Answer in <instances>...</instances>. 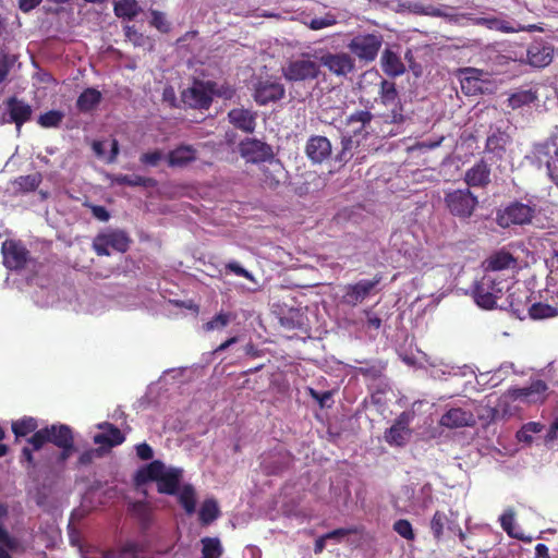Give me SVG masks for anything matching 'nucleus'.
I'll return each mask as SVG.
<instances>
[{
  "label": "nucleus",
  "mask_w": 558,
  "mask_h": 558,
  "mask_svg": "<svg viewBox=\"0 0 558 558\" xmlns=\"http://www.w3.org/2000/svg\"><path fill=\"white\" fill-rule=\"evenodd\" d=\"M1 253L5 268L13 271L27 270L29 278L37 276L43 267L40 262L31 256L22 241L7 239L1 245Z\"/></svg>",
  "instance_id": "f257e3e1"
},
{
  "label": "nucleus",
  "mask_w": 558,
  "mask_h": 558,
  "mask_svg": "<svg viewBox=\"0 0 558 558\" xmlns=\"http://www.w3.org/2000/svg\"><path fill=\"white\" fill-rule=\"evenodd\" d=\"M508 289V281L497 274H485L473 287L475 303L484 310H493Z\"/></svg>",
  "instance_id": "f03ea898"
},
{
  "label": "nucleus",
  "mask_w": 558,
  "mask_h": 558,
  "mask_svg": "<svg viewBox=\"0 0 558 558\" xmlns=\"http://www.w3.org/2000/svg\"><path fill=\"white\" fill-rule=\"evenodd\" d=\"M444 202L448 211L460 220L471 218L478 206L477 196L469 187L447 192Z\"/></svg>",
  "instance_id": "7ed1b4c3"
},
{
  "label": "nucleus",
  "mask_w": 558,
  "mask_h": 558,
  "mask_svg": "<svg viewBox=\"0 0 558 558\" xmlns=\"http://www.w3.org/2000/svg\"><path fill=\"white\" fill-rule=\"evenodd\" d=\"M353 143L354 142H336L337 146L335 150H337V153L332 154L331 142H307L305 150L314 162L330 159L343 163L352 157L351 148Z\"/></svg>",
  "instance_id": "20e7f679"
},
{
  "label": "nucleus",
  "mask_w": 558,
  "mask_h": 558,
  "mask_svg": "<svg viewBox=\"0 0 558 558\" xmlns=\"http://www.w3.org/2000/svg\"><path fill=\"white\" fill-rule=\"evenodd\" d=\"M319 74V62L311 53H303L301 58L290 61L283 68L284 77L291 82L316 80Z\"/></svg>",
  "instance_id": "39448f33"
},
{
  "label": "nucleus",
  "mask_w": 558,
  "mask_h": 558,
  "mask_svg": "<svg viewBox=\"0 0 558 558\" xmlns=\"http://www.w3.org/2000/svg\"><path fill=\"white\" fill-rule=\"evenodd\" d=\"M535 215V208L522 202H512L496 213V222L506 229L511 226H523L531 223Z\"/></svg>",
  "instance_id": "423d86ee"
},
{
  "label": "nucleus",
  "mask_w": 558,
  "mask_h": 558,
  "mask_svg": "<svg viewBox=\"0 0 558 558\" xmlns=\"http://www.w3.org/2000/svg\"><path fill=\"white\" fill-rule=\"evenodd\" d=\"M211 80L194 78L191 86L181 93L182 102L192 109L208 110L213 104L210 96Z\"/></svg>",
  "instance_id": "0eeeda50"
},
{
  "label": "nucleus",
  "mask_w": 558,
  "mask_h": 558,
  "mask_svg": "<svg viewBox=\"0 0 558 558\" xmlns=\"http://www.w3.org/2000/svg\"><path fill=\"white\" fill-rule=\"evenodd\" d=\"M381 279V275L377 274L371 280L362 279L355 283L344 286L341 303L350 307L357 306L375 291Z\"/></svg>",
  "instance_id": "6e6552de"
},
{
  "label": "nucleus",
  "mask_w": 558,
  "mask_h": 558,
  "mask_svg": "<svg viewBox=\"0 0 558 558\" xmlns=\"http://www.w3.org/2000/svg\"><path fill=\"white\" fill-rule=\"evenodd\" d=\"M293 454L283 447H276L260 456V470L264 474L279 475L290 469Z\"/></svg>",
  "instance_id": "1a4fd4ad"
},
{
  "label": "nucleus",
  "mask_w": 558,
  "mask_h": 558,
  "mask_svg": "<svg viewBox=\"0 0 558 558\" xmlns=\"http://www.w3.org/2000/svg\"><path fill=\"white\" fill-rule=\"evenodd\" d=\"M319 65L325 66L328 71L337 76H347L354 70V60L345 52L315 51L313 54Z\"/></svg>",
  "instance_id": "9d476101"
},
{
  "label": "nucleus",
  "mask_w": 558,
  "mask_h": 558,
  "mask_svg": "<svg viewBox=\"0 0 558 558\" xmlns=\"http://www.w3.org/2000/svg\"><path fill=\"white\" fill-rule=\"evenodd\" d=\"M383 45V38L376 34L357 35L348 45L349 50L360 60L372 62Z\"/></svg>",
  "instance_id": "9b49d317"
},
{
  "label": "nucleus",
  "mask_w": 558,
  "mask_h": 558,
  "mask_svg": "<svg viewBox=\"0 0 558 558\" xmlns=\"http://www.w3.org/2000/svg\"><path fill=\"white\" fill-rule=\"evenodd\" d=\"M130 239L125 232L113 230L106 233H99L93 241V248L98 256H109V247L125 253L130 246Z\"/></svg>",
  "instance_id": "f8f14e48"
},
{
  "label": "nucleus",
  "mask_w": 558,
  "mask_h": 558,
  "mask_svg": "<svg viewBox=\"0 0 558 558\" xmlns=\"http://www.w3.org/2000/svg\"><path fill=\"white\" fill-rule=\"evenodd\" d=\"M548 385L542 379L532 380L522 388H509L506 396L511 400H519L526 404L544 403L547 399Z\"/></svg>",
  "instance_id": "ddd939ff"
},
{
  "label": "nucleus",
  "mask_w": 558,
  "mask_h": 558,
  "mask_svg": "<svg viewBox=\"0 0 558 558\" xmlns=\"http://www.w3.org/2000/svg\"><path fill=\"white\" fill-rule=\"evenodd\" d=\"M414 418V412L403 411L395 420L390 428L385 432V440L390 446L403 447L409 441L412 430L410 424Z\"/></svg>",
  "instance_id": "4468645a"
},
{
  "label": "nucleus",
  "mask_w": 558,
  "mask_h": 558,
  "mask_svg": "<svg viewBox=\"0 0 558 558\" xmlns=\"http://www.w3.org/2000/svg\"><path fill=\"white\" fill-rule=\"evenodd\" d=\"M240 151L248 162L265 163L275 157L271 146L267 142H240Z\"/></svg>",
  "instance_id": "2eb2a0df"
},
{
  "label": "nucleus",
  "mask_w": 558,
  "mask_h": 558,
  "mask_svg": "<svg viewBox=\"0 0 558 558\" xmlns=\"http://www.w3.org/2000/svg\"><path fill=\"white\" fill-rule=\"evenodd\" d=\"M554 48L544 40L533 41L526 50L529 64L535 68H544L553 61Z\"/></svg>",
  "instance_id": "dca6fc26"
},
{
  "label": "nucleus",
  "mask_w": 558,
  "mask_h": 558,
  "mask_svg": "<svg viewBox=\"0 0 558 558\" xmlns=\"http://www.w3.org/2000/svg\"><path fill=\"white\" fill-rule=\"evenodd\" d=\"M461 89L468 96L483 94L485 90V81L482 78L484 71L475 68H464L460 70Z\"/></svg>",
  "instance_id": "f3484780"
},
{
  "label": "nucleus",
  "mask_w": 558,
  "mask_h": 558,
  "mask_svg": "<svg viewBox=\"0 0 558 558\" xmlns=\"http://www.w3.org/2000/svg\"><path fill=\"white\" fill-rule=\"evenodd\" d=\"M439 424L450 429L471 427L475 425V417L472 411L462 408H450L441 415Z\"/></svg>",
  "instance_id": "a211bd4d"
},
{
  "label": "nucleus",
  "mask_w": 558,
  "mask_h": 558,
  "mask_svg": "<svg viewBox=\"0 0 558 558\" xmlns=\"http://www.w3.org/2000/svg\"><path fill=\"white\" fill-rule=\"evenodd\" d=\"M286 93L284 86L278 82L264 81L258 82L254 92L255 101L265 106L269 102H275L283 98Z\"/></svg>",
  "instance_id": "6ab92c4d"
},
{
  "label": "nucleus",
  "mask_w": 558,
  "mask_h": 558,
  "mask_svg": "<svg viewBox=\"0 0 558 558\" xmlns=\"http://www.w3.org/2000/svg\"><path fill=\"white\" fill-rule=\"evenodd\" d=\"M490 167L481 159L464 173V182L469 187L485 189L490 183Z\"/></svg>",
  "instance_id": "aec40b11"
},
{
  "label": "nucleus",
  "mask_w": 558,
  "mask_h": 558,
  "mask_svg": "<svg viewBox=\"0 0 558 558\" xmlns=\"http://www.w3.org/2000/svg\"><path fill=\"white\" fill-rule=\"evenodd\" d=\"M98 428L102 429V433L96 434L93 437V441L96 445L106 448H112L124 442L125 436L123 433L113 424L105 422L98 424Z\"/></svg>",
  "instance_id": "412c9836"
},
{
  "label": "nucleus",
  "mask_w": 558,
  "mask_h": 558,
  "mask_svg": "<svg viewBox=\"0 0 558 558\" xmlns=\"http://www.w3.org/2000/svg\"><path fill=\"white\" fill-rule=\"evenodd\" d=\"M262 182L268 189H276L286 179V171L279 159L275 157L266 161L263 167Z\"/></svg>",
  "instance_id": "4be33fe9"
},
{
  "label": "nucleus",
  "mask_w": 558,
  "mask_h": 558,
  "mask_svg": "<svg viewBox=\"0 0 558 558\" xmlns=\"http://www.w3.org/2000/svg\"><path fill=\"white\" fill-rule=\"evenodd\" d=\"M448 517L444 511H435L430 519L429 527L436 542H440L444 537L445 527L450 532L458 529L457 515L451 511Z\"/></svg>",
  "instance_id": "5701e85b"
},
{
  "label": "nucleus",
  "mask_w": 558,
  "mask_h": 558,
  "mask_svg": "<svg viewBox=\"0 0 558 558\" xmlns=\"http://www.w3.org/2000/svg\"><path fill=\"white\" fill-rule=\"evenodd\" d=\"M5 104L11 121L14 122L17 128H21L25 122L31 120L33 109L26 101L12 96Z\"/></svg>",
  "instance_id": "b1692460"
},
{
  "label": "nucleus",
  "mask_w": 558,
  "mask_h": 558,
  "mask_svg": "<svg viewBox=\"0 0 558 558\" xmlns=\"http://www.w3.org/2000/svg\"><path fill=\"white\" fill-rule=\"evenodd\" d=\"M486 274H496L505 269L515 268L517 259L507 251H498L492 254L483 263Z\"/></svg>",
  "instance_id": "393cba45"
},
{
  "label": "nucleus",
  "mask_w": 558,
  "mask_h": 558,
  "mask_svg": "<svg viewBox=\"0 0 558 558\" xmlns=\"http://www.w3.org/2000/svg\"><path fill=\"white\" fill-rule=\"evenodd\" d=\"M181 478V469L172 468L167 470L166 473L157 481L158 493L171 496L177 495L179 493Z\"/></svg>",
  "instance_id": "a878e982"
},
{
  "label": "nucleus",
  "mask_w": 558,
  "mask_h": 558,
  "mask_svg": "<svg viewBox=\"0 0 558 558\" xmlns=\"http://www.w3.org/2000/svg\"><path fill=\"white\" fill-rule=\"evenodd\" d=\"M228 118L230 122L245 133H252L256 125V116L252 111L243 108H234L229 111Z\"/></svg>",
  "instance_id": "bb28decb"
},
{
  "label": "nucleus",
  "mask_w": 558,
  "mask_h": 558,
  "mask_svg": "<svg viewBox=\"0 0 558 558\" xmlns=\"http://www.w3.org/2000/svg\"><path fill=\"white\" fill-rule=\"evenodd\" d=\"M381 69L388 76H399L402 75L405 71V66L401 60V58L393 52L391 49H385L381 59Z\"/></svg>",
  "instance_id": "cd10ccee"
},
{
  "label": "nucleus",
  "mask_w": 558,
  "mask_h": 558,
  "mask_svg": "<svg viewBox=\"0 0 558 558\" xmlns=\"http://www.w3.org/2000/svg\"><path fill=\"white\" fill-rule=\"evenodd\" d=\"M538 100L537 89L529 88V89H517L511 93L507 99V105L512 110H517L523 108L525 106H530Z\"/></svg>",
  "instance_id": "c85d7f7f"
},
{
  "label": "nucleus",
  "mask_w": 558,
  "mask_h": 558,
  "mask_svg": "<svg viewBox=\"0 0 558 558\" xmlns=\"http://www.w3.org/2000/svg\"><path fill=\"white\" fill-rule=\"evenodd\" d=\"M49 433L48 442H52L57 447H72L74 436L72 429L68 425H51L46 427Z\"/></svg>",
  "instance_id": "c756f323"
},
{
  "label": "nucleus",
  "mask_w": 558,
  "mask_h": 558,
  "mask_svg": "<svg viewBox=\"0 0 558 558\" xmlns=\"http://www.w3.org/2000/svg\"><path fill=\"white\" fill-rule=\"evenodd\" d=\"M195 158V149L190 145H182L168 154V163L170 167H184Z\"/></svg>",
  "instance_id": "7c9ffc66"
},
{
  "label": "nucleus",
  "mask_w": 558,
  "mask_h": 558,
  "mask_svg": "<svg viewBox=\"0 0 558 558\" xmlns=\"http://www.w3.org/2000/svg\"><path fill=\"white\" fill-rule=\"evenodd\" d=\"M43 182L40 172H34L27 175H20L12 181L15 193L26 194L34 192Z\"/></svg>",
  "instance_id": "2f4dec72"
},
{
  "label": "nucleus",
  "mask_w": 558,
  "mask_h": 558,
  "mask_svg": "<svg viewBox=\"0 0 558 558\" xmlns=\"http://www.w3.org/2000/svg\"><path fill=\"white\" fill-rule=\"evenodd\" d=\"M101 101V93L96 88L88 87L84 89L76 100V108L81 112H89Z\"/></svg>",
  "instance_id": "473e14b6"
},
{
  "label": "nucleus",
  "mask_w": 558,
  "mask_h": 558,
  "mask_svg": "<svg viewBox=\"0 0 558 558\" xmlns=\"http://www.w3.org/2000/svg\"><path fill=\"white\" fill-rule=\"evenodd\" d=\"M166 471L163 462L154 460L137 472L136 481L137 483H146L149 481L157 482Z\"/></svg>",
  "instance_id": "72a5a7b5"
},
{
  "label": "nucleus",
  "mask_w": 558,
  "mask_h": 558,
  "mask_svg": "<svg viewBox=\"0 0 558 558\" xmlns=\"http://www.w3.org/2000/svg\"><path fill=\"white\" fill-rule=\"evenodd\" d=\"M119 142H93V150L106 162H113L119 154Z\"/></svg>",
  "instance_id": "f704fd0d"
},
{
  "label": "nucleus",
  "mask_w": 558,
  "mask_h": 558,
  "mask_svg": "<svg viewBox=\"0 0 558 558\" xmlns=\"http://www.w3.org/2000/svg\"><path fill=\"white\" fill-rule=\"evenodd\" d=\"M113 12L117 17L133 20L141 12L136 0H119L114 2Z\"/></svg>",
  "instance_id": "c9c22d12"
},
{
  "label": "nucleus",
  "mask_w": 558,
  "mask_h": 558,
  "mask_svg": "<svg viewBox=\"0 0 558 558\" xmlns=\"http://www.w3.org/2000/svg\"><path fill=\"white\" fill-rule=\"evenodd\" d=\"M529 316L533 320L554 318L558 316V307L543 302H535L529 307Z\"/></svg>",
  "instance_id": "e433bc0d"
},
{
  "label": "nucleus",
  "mask_w": 558,
  "mask_h": 558,
  "mask_svg": "<svg viewBox=\"0 0 558 558\" xmlns=\"http://www.w3.org/2000/svg\"><path fill=\"white\" fill-rule=\"evenodd\" d=\"M114 182L119 185L128 186L155 187L157 185L155 179L138 174H119L114 178Z\"/></svg>",
  "instance_id": "4c0bfd02"
},
{
  "label": "nucleus",
  "mask_w": 558,
  "mask_h": 558,
  "mask_svg": "<svg viewBox=\"0 0 558 558\" xmlns=\"http://www.w3.org/2000/svg\"><path fill=\"white\" fill-rule=\"evenodd\" d=\"M220 515L218 504L215 499H206L199 509L198 519L202 525H209Z\"/></svg>",
  "instance_id": "58836bf2"
},
{
  "label": "nucleus",
  "mask_w": 558,
  "mask_h": 558,
  "mask_svg": "<svg viewBox=\"0 0 558 558\" xmlns=\"http://www.w3.org/2000/svg\"><path fill=\"white\" fill-rule=\"evenodd\" d=\"M379 97L380 101L385 106H397L399 104V95L396 83L388 80H381Z\"/></svg>",
  "instance_id": "ea45409f"
},
{
  "label": "nucleus",
  "mask_w": 558,
  "mask_h": 558,
  "mask_svg": "<svg viewBox=\"0 0 558 558\" xmlns=\"http://www.w3.org/2000/svg\"><path fill=\"white\" fill-rule=\"evenodd\" d=\"M372 118V113L366 110H361L351 114L348 125L351 128L350 132L353 133V136L361 135L366 125L371 123Z\"/></svg>",
  "instance_id": "a19ab883"
},
{
  "label": "nucleus",
  "mask_w": 558,
  "mask_h": 558,
  "mask_svg": "<svg viewBox=\"0 0 558 558\" xmlns=\"http://www.w3.org/2000/svg\"><path fill=\"white\" fill-rule=\"evenodd\" d=\"M145 546L135 541H126L117 548V558H142Z\"/></svg>",
  "instance_id": "79ce46f5"
},
{
  "label": "nucleus",
  "mask_w": 558,
  "mask_h": 558,
  "mask_svg": "<svg viewBox=\"0 0 558 558\" xmlns=\"http://www.w3.org/2000/svg\"><path fill=\"white\" fill-rule=\"evenodd\" d=\"M179 502L187 514L195 512L196 508V494L191 484H185L179 492Z\"/></svg>",
  "instance_id": "37998d69"
},
{
  "label": "nucleus",
  "mask_w": 558,
  "mask_h": 558,
  "mask_svg": "<svg viewBox=\"0 0 558 558\" xmlns=\"http://www.w3.org/2000/svg\"><path fill=\"white\" fill-rule=\"evenodd\" d=\"M64 117V112L60 110H49L38 117L37 123L44 129L58 128L62 123Z\"/></svg>",
  "instance_id": "c03bdc74"
},
{
  "label": "nucleus",
  "mask_w": 558,
  "mask_h": 558,
  "mask_svg": "<svg viewBox=\"0 0 558 558\" xmlns=\"http://www.w3.org/2000/svg\"><path fill=\"white\" fill-rule=\"evenodd\" d=\"M37 427L38 424L34 417H24L12 423V432L14 433L16 439L34 433Z\"/></svg>",
  "instance_id": "a18cd8bd"
},
{
  "label": "nucleus",
  "mask_w": 558,
  "mask_h": 558,
  "mask_svg": "<svg viewBox=\"0 0 558 558\" xmlns=\"http://www.w3.org/2000/svg\"><path fill=\"white\" fill-rule=\"evenodd\" d=\"M215 86L210 85V96L211 100L214 97L222 98L225 100H230L235 95V89L228 83H218L216 81H211Z\"/></svg>",
  "instance_id": "49530a36"
},
{
  "label": "nucleus",
  "mask_w": 558,
  "mask_h": 558,
  "mask_svg": "<svg viewBox=\"0 0 558 558\" xmlns=\"http://www.w3.org/2000/svg\"><path fill=\"white\" fill-rule=\"evenodd\" d=\"M231 313L220 312L215 315L210 320L204 324L205 331L221 330L231 322Z\"/></svg>",
  "instance_id": "de8ad7c7"
},
{
  "label": "nucleus",
  "mask_w": 558,
  "mask_h": 558,
  "mask_svg": "<svg viewBox=\"0 0 558 558\" xmlns=\"http://www.w3.org/2000/svg\"><path fill=\"white\" fill-rule=\"evenodd\" d=\"M482 23L490 29L500 31L502 33H514L521 29L520 27L512 25L510 22L497 17L482 19Z\"/></svg>",
  "instance_id": "09e8293b"
},
{
  "label": "nucleus",
  "mask_w": 558,
  "mask_h": 558,
  "mask_svg": "<svg viewBox=\"0 0 558 558\" xmlns=\"http://www.w3.org/2000/svg\"><path fill=\"white\" fill-rule=\"evenodd\" d=\"M543 429V425L538 422H529L524 424L517 433V438L523 442L532 441V434H537Z\"/></svg>",
  "instance_id": "8fccbe9b"
},
{
  "label": "nucleus",
  "mask_w": 558,
  "mask_h": 558,
  "mask_svg": "<svg viewBox=\"0 0 558 558\" xmlns=\"http://www.w3.org/2000/svg\"><path fill=\"white\" fill-rule=\"evenodd\" d=\"M514 517L515 513L512 509L506 510L499 518L500 525L510 537L522 539L521 535L513 532Z\"/></svg>",
  "instance_id": "3c124183"
},
{
  "label": "nucleus",
  "mask_w": 558,
  "mask_h": 558,
  "mask_svg": "<svg viewBox=\"0 0 558 558\" xmlns=\"http://www.w3.org/2000/svg\"><path fill=\"white\" fill-rule=\"evenodd\" d=\"M203 545L202 553L210 554L214 556H222L223 548L218 537H203L201 539Z\"/></svg>",
  "instance_id": "603ef678"
},
{
  "label": "nucleus",
  "mask_w": 558,
  "mask_h": 558,
  "mask_svg": "<svg viewBox=\"0 0 558 558\" xmlns=\"http://www.w3.org/2000/svg\"><path fill=\"white\" fill-rule=\"evenodd\" d=\"M393 531L407 541H414L415 534L412 524L407 519H399L393 523Z\"/></svg>",
  "instance_id": "864d4df0"
},
{
  "label": "nucleus",
  "mask_w": 558,
  "mask_h": 558,
  "mask_svg": "<svg viewBox=\"0 0 558 558\" xmlns=\"http://www.w3.org/2000/svg\"><path fill=\"white\" fill-rule=\"evenodd\" d=\"M16 59L14 56L0 50V84H2L8 78V75Z\"/></svg>",
  "instance_id": "5fc2aeb1"
},
{
  "label": "nucleus",
  "mask_w": 558,
  "mask_h": 558,
  "mask_svg": "<svg viewBox=\"0 0 558 558\" xmlns=\"http://www.w3.org/2000/svg\"><path fill=\"white\" fill-rule=\"evenodd\" d=\"M357 373L363 377L371 378L373 380L378 379L383 376L385 371V364L381 362L357 367Z\"/></svg>",
  "instance_id": "6e6d98bb"
},
{
  "label": "nucleus",
  "mask_w": 558,
  "mask_h": 558,
  "mask_svg": "<svg viewBox=\"0 0 558 558\" xmlns=\"http://www.w3.org/2000/svg\"><path fill=\"white\" fill-rule=\"evenodd\" d=\"M150 25L163 34H168L171 29L170 23L167 21L165 14L158 10H150Z\"/></svg>",
  "instance_id": "4d7b16f0"
},
{
  "label": "nucleus",
  "mask_w": 558,
  "mask_h": 558,
  "mask_svg": "<svg viewBox=\"0 0 558 558\" xmlns=\"http://www.w3.org/2000/svg\"><path fill=\"white\" fill-rule=\"evenodd\" d=\"M49 440L48 429L41 428L39 430H35L33 436L27 439V442L32 446L33 450H39L44 447L46 442Z\"/></svg>",
  "instance_id": "13d9d810"
},
{
  "label": "nucleus",
  "mask_w": 558,
  "mask_h": 558,
  "mask_svg": "<svg viewBox=\"0 0 558 558\" xmlns=\"http://www.w3.org/2000/svg\"><path fill=\"white\" fill-rule=\"evenodd\" d=\"M226 270L233 272L236 276L243 277L250 281L255 282V278L252 272L242 267L238 262L232 260L226 264Z\"/></svg>",
  "instance_id": "bf43d9fd"
},
{
  "label": "nucleus",
  "mask_w": 558,
  "mask_h": 558,
  "mask_svg": "<svg viewBox=\"0 0 558 558\" xmlns=\"http://www.w3.org/2000/svg\"><path fill=\"white\" fill-rule=\"evenodd\" d=\"M415 12L427 15V16H434V17H447L448 14L440 8H436L434 5H415Z\"/></svg>",
  "instance_id": "052dcab7"
},
{
  "label": "nucleus",
  "mask_w": 558,
  "mask_h": 558,
  "mask_svg": "<svg viewBox=\"0 0 558 558\" xmlns=\"http://www.w3.org/2000/svg\"><path fill=\"white\" fill-rule=\"evenodd\" d=\"M125 37L128 40L133 43L135 46H144L148 39L142 33H140L134 26H126L124 28Z\"/></svg>",
  "instance_id": "680f3d73"
},
{
  "label": "nucleus",
  "mask_w": 558,
  "mask_h": 558,
  "mask_svg": "<svg viewBox=\"0 0 558 558\" xmlns=\"http://www.w3.org/2000/svg\"><path fill=\"white\" fill-rule=\"evenodd\" d=\"M163 154L160 150L145 153L141 156L142 163L150 167H156L163 159Z\"/></svg>",
  "instance_id": "e2e57ef3"
},
{
  "label": "nucleus",
  "mask_w": 558,
  "mask_h": 558,
  "mask_svg": "<svg viewBox=\"0 0 558 558\" xmlns=\"http://www.w3.org/2000/svg\"><path fill=\"white\" fill-rule=\"evenodd\" d=\"M335 22L336 21L332 16L315 17L310 22V28L314 31L323 29L333 25Z\"/></svg>",
  "instance_id": "0e129e2a"
},
{
  "label": "nucleus",
  "mask_w": 558,
  "mask_h": 558,
  "mask_svg": "<svg viewBox=\"0 0 558 558\" xmlns=\"http://www.w3.org/2000/svg\"><path fill=\"white\" fill-rule=\"evenodd\" d=\"M310 396L318 402L320 408H325L327 405V401H329L332 397L331 391L319 392L313 388L308 389Z\"/></svg>",
  "instance_id": "69168bd1"
},
{
  "label": "nucleus",
  "mask_w": 558,
  "mask_h": 558,
  "mask_svg": "<svg viewBox=\"0 0 558 558\" xmlns=\"http://www.w3.org/2000/svg\"><path fill=\"white\" fill-rule=\"evenodd\" d=\"M132 511L135 513L143 522L148 521L149 519V509L147 505L143 501H136L132 505Z\"/></svg>",
  "instance_id": "338daca9"
},
{
  "label": "nucleus",
  "mask_w": 558,
  "mask_h": 558,
  "mask_svg": "<svg viewBox=\"0 0 558 558\" xmlns=\"http://www.w3.org/2000/svg\"><path fill=\"white\" fill-rule=\"evenodd\" d=\"M420 495L422 496L421 505L423 508H428L433 502V487L429 483L421 487Z\"/></svg>",
  "instance_id": "774afa93"
}]
</instances>
